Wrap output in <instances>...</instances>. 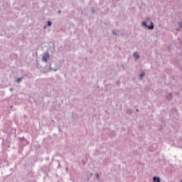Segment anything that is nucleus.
Wrapping results in <instances>:
<instances>
[{
	"mask_svg": "<svg viewBox=\"0 0 182 182\" xmlns=\"http://www.w3.org/2000/svg\"><path fill=\"white\" fill-rule=\"evenodd\" d=\"M136 112H139V109H136Z\"/></svg>",
	"mask_w": 182,
	"mask_h": 182,
	"instance_id": "9",
	"label": "nucleus"
},
{
	"mask_svg": "<svg viewBox=\"0 0 182 182\" xmlns=\"http://www.w3.org/2000/svg\"><path fill=\"white\" fill-rule=\"evenodd\" d=\"M154 182H160V178L159 177H154L153 178Z\"/></svg>",
	"mask_w": 182,
	"mask_h": 182,
	"instance_id": "3",
	"label": "nucleus"
},
{
	"mask_svg": "<svg viewBox=\"0 0 182 182\" xmlns=\"http://www.w3.org/2000/svg\"><path fill=\"white\" fill-rule=\"evenodd\" d=\"M134 58H136V59H139V58H140V55H139V53H134Z\"/></svg>",
	"mask_w": 182,
	"mask_h": 182,
	"instance_id": "4",
	"label": "nucleus"
},
{
	"mask_svg": "<svg viewBox=\"0 0 182 182\" xmlns=\"http://www.w3.org/2000/svg\"><path fill=\"white\" fill-rule=\"evenodd\" d=\"M139 76H140V79H141V77L144 76V73H141Z\"/></svg>",
	"mask_w": 182,
	"mask_h": 182,
	"instance_id": "6",
	"label": "nucleus"
},
{
	"mask_svg": "<svg viewBox=\"0 0 182 182\" xmlns=\"http://www.w3.org/2000/svg\"><path fill=\"white\" fill-rule=\"evenodd\" d=\"M52 26V22L48 21V26Z\"/></svg>",
	"mask_w": 182,
	"mask_h": 182,
	"instance_id": "7",
	"label": "nucleus"
},
{
	"mask_svg": "<svg viewBox=\"0 0 182 182\" xmlns=\"http://www.w3.org/2000/svg\"><path fill=\"white\" fill-rule=\"evenodd\" d=\"M167 99H171V94H169L167 95Z\"/></svg>",
	"mask_w": 182,
	"mask_h": 182,
	"instance_id": "8",
	"label": "nucleus"
},
{
	"mask_svg": "<svg viewBox=\"0 0 182 182\" xmlns=\"http://www.w3.org/2000/svg\"><path fill=\"white\" fill-rule=\"evenodd\" d=\"M48 59H49V53H45L42 57L43 62H48Z\"/></svg>",
	"mask_w": 182,
	"mask_h": 182,
	"instance_id": "2",
	"label": "nucleus"
},
{
	"mask_svg": "<svg viewBox=\"0 0 182 182\" xmlns=\"http://www.w3.org/2000/svg\"><path fill=\"white\" fill-rule=\"evenodd\" d=\"M181 182H182V180H181Z\"/></svg>",
	"mask_w": 182,
	"mask_h": 182,
	"instance_id": "10",
	"label": "nucleus"
},
{
	"mask_svg": "<svg viewBox=\"0 0 182 182\" xmlns=\"http://www.w3.org/2000/svg\"><path fill=\"white\" fill-rule=\"evenodd\" d=\"M151 25L149 26H147L146 21L142 22V26H145V28H148V29H154V24H153V22H150Z\"/></svg>",
	"mask_w": 182,
	"mask_h": 182,
	"instance_id": "1",
	"label": "nucleus"
},
{
	"mask_svg": "<svg viewBox=\"0 0 182 182\" xmlns=\"http://www.w3.org/2000/svg\"><path fill=\"white\" fill-rule=\"evenodd\" d=\"M21 80H22V77H20L16 80V82L17 83H19V82H21Z\"/></svg>",
	"mask_w": 182,
	"mask_h": 182,
	"instance_id": "5",
	"label": "nucleus"
}]
</instances>
